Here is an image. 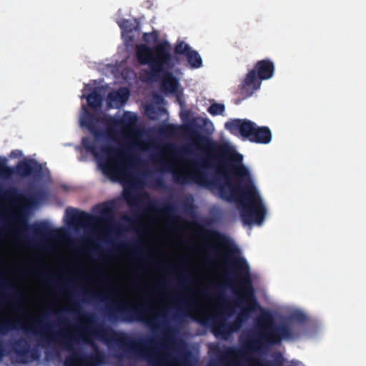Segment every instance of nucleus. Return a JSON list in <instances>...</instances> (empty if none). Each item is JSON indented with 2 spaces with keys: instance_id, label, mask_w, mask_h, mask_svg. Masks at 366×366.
Returning <instances> with one entry per match:
<instances>
[{
  "instance_id": "obj_1",
  "label": "nucleus",
  "mask_w": 366,
  "mask_h": 366,
  "mask_svg": "<svg viewBox=\"0 0 366 366\" xmlns=\"http://www.w3.org/2000/svg\"><path fill=\"white\" fill-rule=\"evenodd\" d=\"M194 142L202 146L207 152L200 159L191 162L192 171L174 172L173 179L175 183L187 184L194 182L202 187H209L212 182L209 171H219L223 167L228 177L236 181L233 184L230 180L220 184L219 196L222 199L236 202L242 207L244 222L252 226V178L249 172L242 164L243 156L232 149L227 144H219L211 138L201 134L188 124L184 128Z\"/></svg>"
},
{
  "instance_id": "obj_2",
  "label": "nucleus",
  "mask_w": 366,
  "mask_h": 366,
  "mask_svg": "<svg viewBox=\"0 0 366 366\" xmlns=\"http://www.w3.org/2000/svg\"><path fill=\"white\" fill-rule=\"evenodd\" d=\"M121 322H26L22 326L24 334L29 339H34L38 347L46 348L50 347L53 342H58L61 348L69 352L66 357L64 366H84L86 355L79 347H76L79 340L76 335L69 334L66 332H56L53 323L62 324H106L117 325ZM125 323H133L134 322H124ZM147 325H182L189 324L191 322H139Z\"/></svg>"
},
{
  "instance_id": "obj_3",
  "label": "nucleus",
  "mask_w": 366,
  "mask_h": 366,
  "mask_svg": "<svg viewBox=\"0 0 366 366\" xmlns=\"http://www.w3.org/2000/svg\"><path fill=\"white\" fill-rule=\"evenodd\" d=\"M307 322H253V357L267 354L283 340H293L298 335L292 327H302ZM260 359H264L261 357Z\"/></svg>"
},
{
  "instance_id": "obj_4",
  "label": "nucleus",
  "mask_w": 366,
  "mask_h": 366,
  "mask_svg": "<svg viewBox=\"0 0 366 366\" xmlns=\"http://www.w3.org/2000/svg\"><path fill=\"white\" fill-rule=\"evenodd\" d=\"M136 57L139 64L149 66L148 76L152 81L159 79L161 73L172 70L179 62V58L172 54L171 45L167 41L153 47L145 44L138 45Z\"/></svg>"
},
{
  "instance_id": "obj_5",
  "label": "nucleus",
  "mask_w": 366,
  "mask_h": 366,
  "mask_svg": "<svg viewBox=\"0 0 366 366\" xmlns=\"http://www.w3.org/2000/svg\"><path fill=\"white\" fill-rule=\"evenodd\" d=\"M245 342L240 347H225L219 345L209 347L212 356L210 366H252V330L247 329Z\"/></svg>"
},
{
  "instance_id": "obj_6",
  "label": "nucleus",
  "mask_w": 366,
  "mask_h": 366,
  "mask_svg": "<svg viewBox=\"0 0 366 366\" xmlns=\"http://www.w3.org/2000/svg\"><path fill=\"white\" fill-rule=\"evenodd\" d=\"M199 234L209 238L227 249L226 263L233 274H239L248 269L246 261L239 257V250L235 245H230L227 236L214 229H207L200 227Z\"/></svg>"
},
{
  "instance_id": "obj_7",
  "label": "nucleus",
  "mask_w": 366,
  "mask_h": 366,
  "mask_svg": "<svg viewBox=\"0 0 366 366\" xmlns=\"http://www.w3.org/2000/svg\"><path fill=\"white\" fill-rule=\"evenodd\" d=\"M94 210L100 214V217H96L86 212L79 211L73 208L66 209L69 224L89 226L99 224L102 226H107L113 222V211L107 204H98L95 207Z\"/></svg>"
},
{
  "instance_id": "obj_8",
  "label": "nucleus",
  "mask_w": 366,
  "mask_h": 366,
  "mask_svg": "<svg viewBox=\"0 0 366 366\" xmlns=\"http://www.w3.org/2000/svg\"><path fill=\"white\" fill-rule=\"evenodd\" d=\"M197 324L207 326L211 325L212 332L214 336L217 339L228 340L232 333L237 330H238L242 326L246 325L247 326V329H251L252 326L249 325V323H252V322H196ZM246 332L244 331V334L242 335L239 337L240 345L238 347H240L242 344L245 342L246 340ZM226 346L222 347L224 348ZM222 348V347H220Z\"/></svg>"
},
{
  "instance_id": "obj_9",
  "label": "nucleus",
  "mask_w": 366,
  "mask_h": 366,
  "mask_svg": "<svg viewBox=\"0 0 366 366\" xmlns=\"http://www.w3.org/2000/svg\"><path fill=\"white\" fill-rule=\"evenodd\" d=\"M102 151L108 158L115 161L117 164L114 166L109 162L105 161L100 163V167L102 172L109 176L112 179H115L123 177L125 174L124 165L119 163V159L121 155H124L122 152H119L118 149H114L110 146H104L102 148Z\"/></svg>"
},
{
  "instance_id": "obj_10",
  "label": "nucleus",
  "mask_w": 366,
  "mask_h": 366,
  "mask_svg": "<svg viewBox=\"0 0 366 366\" xmlns=\"http://www.w3.org/2000/svg\"><path fill=\"white\" fill-rule=\"evenodd\" d=\"M204 295L217 301L219 307L225 312H232L234 301L228 298L224 292V285H217L212 290L205 291Z\"/></svg>"
},
{
  "instance_id": "obj_11",
  "label": "nucleus",
  "mask_w": 366,
  "mask_h": 366,
  "mask_svg": "<svg viewBox=\"0 0 366 366\" xmlns=\"http://www.w3.org/2000/svg\"><path fill=\"white\" fill-rule=\"evenodd\" d=\"M15 222L19 228L26 229L37 237L44 238L51 233V229L48 223L41 222L29 225L26 219L23 216H16L14 218Z\"/></svg>"
},
{
  "instance_id": "obj_12",
  "label": "nucleus",
  "mask_w": 366,
  "mask_h": 366,
  "mask_svg": "<svg viewBox=\"0 0 366 366\" xmlns=\"http://www.w3.org/2000/svg\"><path fill=\"white\" fill-rule=\"evenodd\" d=\"M137 121L135 114L130 112H125L122 119L108 117L105 119L104 124L109 130L112 131L114 127H122L128 131L132 132Z\"/></svg>"
},
{
  "instance_id": "obj_13",
  "label": "nucleus",
  "mask_w": 366,
  "mask_h": 366,
  "mask_svg": "<svg viewBox=\"0 0 366 366\" xmlns=\"http://www.w3.org/2000/svg\"><path fill=\"white\" fill-rule=\"evenodd\" d=\"M226 129L232 134H240L242 137H248L252 141V122L242 119H232L224 124Z\"/></svg>"
},
{
  "instance_id": "obj_14",
  "label": "nucleus",
  "mask_w": 366,
  "mask_h": 366,
  "mask_svg": "<svg viewBox=\"0 0 366 366\" xmlns=\"http://www.w3.org/2000/svg\"><path fill=\"white\" fill-rule=\"evenodd\" d=\"M42 166L35 159L23 160L18 163L16 168V174L22 177L31 174L39 176L42 173Z\"/></svg>"
},
{
  "instance_id": "obj_15",
  "label": "nucleus",
  "mask_w": 366,
  "mask_h": 366,
  "mask_svg": "<svg viewBox=\"0 0 366 366\" xmlns=\"http://www.w3.org/2000/svg\"><path fill=\"white\" fill-rule=\"evenodd\" d=\"M26 322H0V337L9 335L11 332L19 329L22 330V326ZM6 355V349L2 338H0V362Z\"/></svg>"
},
{
  "instance_id": "obj_16",
  "label": "nucleus",
  "mask_w": 366,
  "mask_h": 366,
  "mask_svg": "<svg viewBox=\"0 0 366 366\" xmlns=\"http://www.w3.org/2000/svg\"><path fill=\"white\" fill-rule=\"evenodd\" d=\"M12 348L14 352L22 358L26 357L29 353L33 360L38 358L36 350L30 348L28 341L22 337L15 340L12 343Z\"/></svg>"
},
{
  "instance_id": "obj_17",
  "label": "nucleus",
  "mask_w": 366,
  "mask_h": 366,
  "mask_svg": "<svg viewBox=\"0 0 366 366\" xmlns=\"http://www.w3.org/2000/svg\"><path fill=\"white\" fill-rule=\"evenodd\" d=\"M161 89L165 92H175L178 88L179 82L177 79L170 71L161 73Z\"/></svg>"
},
{
  "instance_id": "obj_18",
  "label": "nucleus",
  "mask_w": 366,
  "mask_h": 366,
  "mask_svg": "<svg viewBox=\"0 0 366 366\" xmlns=\"http://www.w3.org/2000/svg\"><path fill=\"white\" fill-rule=\"evenodd\" d=\"M3 194L7 199H14L18 202H24L29 204H34L36 201L34 196H26L20 193L17 188L14 187L4 190Z\"/></svg>"
},
{
  "instance_id": "obj_19",
  "label": "nucleus",
  "mask_w": 366,
  "mask_h": 366,
  "mask_svg": "<svg viewBox=\"0 0 366 366\" xmlns=\"http://www.w3.org/2000/svg\"><path fill=\"white\" fill-rule=\"evenodd\" d=\"M285 358L281 352H274L272 359H257L253 357V366H284Z\"/></svg>"
},
{
  "instance_id": "obj_20",
  "label": "nucleus",
  "mask_w": 366,
  "mask_h": 366,
  "mask_svg": "<svg viewBox=\"0 0 366 366\" xmlns=\"http://www.w3.org/2000/svg\"><path fill=\"white\" fill-rule=\"evenodd\" d=\"M129 97V92L127 88H121L117 91L112 92L108 94V104L112 107L114 102L117 104H123L128 100Z\"/></svg>"
},
{
  "instance_id": "obj_21",
  "label": "nucleus",
  "mask_w": 366,
  "mask_h": 366,
  "mask_svg": "<svg viewBox=\"0 0 366 366\" xmlns=\"http://www.w3.org/2000/svg\"><path fill=\"white\" fill-rule=\"evenodd\" d=\"M147 208L150 212L164 215H171L176 210L174 204L170 201L164 202L160 207L156 203L151 202Z\"/></svg>"
},
{
  "instance_id": "obj_22",
  "label": "nucleus",
  "mask_w": 366,
  "mask_h": 366,
  "mask_svg": "<svg viewBox=\"0 0 366 366\" xmlns=\"http://www.w3.org/2000/svg\"><path fill=\"white\" fill-rule=\"evenodd\" d=\"M236 94L242 97V99H244L252 95V69L248 70L247 74L238 86Z\"/></svg>"
},
{
  "instance_id": "obj_23",
  "label": "nucleus",
  "mask_w": 366,
  "mask_h": 366,
  "mask_svg": "<svg viewBox=\"0 0 366 366\" xmlns=\"http://www.w3.org/2000/svg\"><path fill=\"white\" fill-rule=\"evenodd\" d=\"M104 354L97 345H94V350L90 355H86L84 366H99L103 364Z\"/></svg>"
},
{
  "instance_id": "obj_24",
  "label": "nucleus",
  "mask_w": 366,
  "mask_h": 366,
  "mask_svg": "<svg viewBox=\"0 0 366 366\" xmlns=\"http://www.w3.org/2000/svg\"><path fill=\"white\" fill-rule=\"evenodd\" d=\"M247 318H252V276L248 274L246 280V308Z\"/></svg>"
},
{
  "instance_id": "obj_25",
  "label": "nucleus",
  "mask_w": 366,
  "mask_h": 366,
  "mask_svg": "<svg viewBox=\"0 0 366 366\" xmlns=\"http://www.w3.org/2000/svg\"><path fill=\"white\" fill-rule=\"evenodd\" d=\"M81 124L85 126L97 138L102 135V132L96 127L94 122V117L86 112L81 120Z\"/></svg>"
},
{
  "instance_id": "obj_26",
  "label": "nucleus",
  "mask_w": 366,
  "mask_h": 366,
  "mask_svg": "<svg viewBox=\"0 0 366 366\" xmlns=\"http://www.w3.org/2000/svg\"><path fill=\"white\" fill-rule=\"evenodd\" d=\"M187 59L193 69H198L202 66V60L199 53L195 50H191L187 55Z\"/></svg>"
},
{
  "instance_id": "obj_27",
  "label": "nucleus",
  "mask_w": 366,
  "mask_h": 366,
  "mask_svg": "<svg viewBox=\"0 0 366 366\" xmlns=\"http://www.w3.org/2000/svg\"><path fill=\"white\" fill-rule=\"evenodd\" d=\"M142 355L146 357L148 361L152 363L153 366H161L167 357L165 355H158L153 351H145L142 353Z\"/></svg>"
},
{
  "instance_id": "obj_28",
  "label": "nucleus",
  "mask_w": 366,
  "mask_h": 366,
  "mask_svg": "<svg viewBox=\"0 0 366 366\" xmlns=\"http://www.w3.org/2000/svg\"><path fill=\"white\" fill-rule=\"evenodd\" d=\"M81 97H85L87 100L88 105L93 108H97L99 107L102 102V97L97 90H94L91 94H89L87 96L82 95Z\"/></svg>"
},
{
  "instance_id": "obj_29",
  "label": "nucleus",
  "mask_w": 366,
  "mask_h": 366,
  "mask_svg": "<svg viewBox=\"0 0 366 366\" xmlns=\"http://www.w3.org/2000/svg\"><path fill=\"white\" fill-rule=\"evenodd\" d=\"M121 246L124 248L133 249L134 251V256H137L138 257H142L144 260L149 262L152 265L157 266V263L155 261H154V259L152 258V257L150 255H149L147 254L142 255L139 253L140 249H139V247L137 244H122Z\"/></svg>"
},
{
  "instance_id": "obj_30",
  "label": "nucleus",
  "mask_w": 366,
  "mask_h": 366,
  "mask_svg": "<svg viewBox=\"0 0 366 366\" xmlns=\"http://www.w3.org/2000/svg\"><path fill=\"white\" fill-rule=\"evenodd\" d=\"M83 295L85 297L86 301H89L92 300H98L102 302H107L111 300L110 297L108 295H106L105 294L93 291H86L84 292Z\"/></svg>"
},
{
  "instance_id": "obj_31",
  "label": "nucleus",
  "mask_w": 366,
  "mask_h": 366,
  "mask_svg": "<svg viewBox=\"0 0 366 366\" xmlns=\"http://www.w3.org/2000/svg\"><path fill=\"white\" fill-rule=\"evenodd\" d=\"M6 162L5 158L0 157V176L4 178H9L15 172L12 167L6 165Z\"/></svg>"
},
{
  "instance_id": "obj_32",
  "label": "nucleus",
  "mask_w": 366,
  "mask_h": 366,
  "mask_svg": "<svg viewBox=\"0 0 366 366\" xmlns=\"http://www.w3.org/2000/svg\"><path fill=\"white\" fill-rule=\"evenodd\" d=\"M191 50L192 48L189 45L184 41L177 42L174 47V53L176 54H184L186 56Z\"/></svg>"
},
{
  "instance_id": "obj_33",
  "label": "nucleus",
  "mask_w": 366,
  "mask_h": 366,
  "mask_svg": "<svg viewBox=\"0 0 366 366\" xmlns=\"http://www.w3.org/2000/svg\"><path fill=\"white\" fill-rule=\"evenodd\" d=\"M225 110V107L222 104L214 103L211 104L207 111L212 116L222 114Z\"/></svg>"
},
{
  "instance_id": "obj_34",
  "label": "nucleus",
  "mask_w": 366,
  "mask_h": 366,
  "mask_svg": "<svg viewBox=\"0 0 366 366\" xmlns=\"http://www.w3.org/2000/svg\"><path fill=\"white\" fill-rule=\"evenodd\" d=\"M118 25L126 33H131L136 28V26L129 19L120 20L118 21Z\"/></svg>"
},
{
  "instance_id": "obj_35",
  "label": "nucleus",
  "mask_w": 366,
  "mask_h": 366,
  "mask_svg": "<svg viewBox=\"0 0 366 366\" xmlns=\"http://www.w3.org/2000/svg\"><path fill=\"white\" fill-rule=\"evenodd\" d=\"M81 144L86 151L96 154V145L93 141L88 137H84Z\"/></svg>"
},
{
  "instance_id": "obj_36",
  "label": "nucleus",
  "mask_w": 366,
  "mask_h": 366,
  "mask_svg": "<svg viewBox=\"0 0 366 366\" xmlns=\"http://www.w3.org/2000/svg\"><path fill=\"white\" fill-rule=\"evenodd\" d=\"M189 352H183L179 353L177 358V362L179 364V366H191V364L189 360Z\"/></svg>"
},
{
  "instance_id": "obj_37",
  "label": "nucleus",
  "mask_w": 366,
  "mask_h": 366,
  "mask_svg": "<svg viewBox=\"0 0 366 366\" xmlns=\"http://www.w3.org/2000/svg\"><path fill=\"white\" fill-rule=\"evenodd\" d=\"M0 287L7 291H9L12 293L13 297H16L20 295L19 292L16 290V289L11 285L9 284L3 279L0 278Z\"/></svg>"
},
{
  "instance_id": "obj_38",
  "label": "nucleus",
  "mask_w": 366,
  "mask_h": 366,
  "mask_svg": "<svg viewBox=\"0 0 366 366\" xmlns=\"http://www.w3.org/2000/svg\"><path fill=\"white\" fill-rule=\"evenodd\" d=\"M159 34L157 31H153L149 33H144L143 39L146 43H151L152 41L156 42L158 40Z\"/></svg>"
},
{
  "instance_id": "obj_39",
  "label": "nucleus",
  "mask_w": 366,
  "mask_h": 366,
  "mask_svg": "<svg viewBox=\"0 0 366 366\" xmlns=\"http://www.w3.org/2000/svg\"><path fill=\"white\" fill-rule=\"evenodd\" d=\"M108 320H119L118 319H109ZM119 320H151V321H153V320H169L167 317H162L161 319L138 317V318H122V319H120ZM171 320H184L174 318V319H172Z\"/></svg>"
},
{
  "instance_id": "obj_40",
  "label": "nucleus",
  "mask_w": 366,
  "mask_h": 366,
  "mask_svg": "<svg viewBox=\"0 0 366 366\" xmlns=\"http://www.w3.org/2000/svg\"><path fill=\"white\" fill-rule=\"evenodd\" d=\"M0 320H51L46 317H38V318H0ZM55 320H70L68 318H58Z\"/></svg>"
},
{
  "instance_id": "obj_41",
  "label": "nucleus",
  "mask_w": 366,
  "mask_h": 366,
  "mask_svg": "<svg viewBox=\"0 0 366 366\" xmlns=\"http://www.w3.org/2000/svg\"><path fill=\"white\" fill-rule=\"evenodd\" d=\"M162 345L165 347L169 346H175L176 341L171 335H166L163 339Z\"/></svg>"
},
{
  "instance_id": "obj_42",
  "label": "nucleus",
  "mask_w": 366,
  "mask_h": 366,
  "mask_svg": "<svg viewBox=\"0 0 366 366\" xmlns=\"http://www.w3.org/2000/svg\"><path fill=\"white\" fill-rule=\"evenodd\" d=\"M177 127L174 124H167L164 129L163 132L166 134H174L177 132Z\"/></svg>"
},
{
  "instance_id": "obj_43",
  "label": "nucleus",
  "mask_w": 366,
  "mask_h": 366,
  "mask_svg": "<svg viewBox=\"0 0 366 366\" xmlns=\"http://www.w3.org/2000/svg\"><path fill=\"white\" fill-rule=\"evenodd\" d=\"M120 342L122 343V345L127 347V349H131L132 350H137V348L136 347H134L133 345H132V342L129 340L128 338H124L122 339Z\"/></svg>"
},
{
  "instance_id": "obj_44",
  "label": "nucleus",
  "mask_w": 366,
  "mask_h": 366,
  "mask_svg": "<svg viewBox=\"0 0 366 366\" xmlns=\"http://www.w3.org/2000/svg\"><path fill=\"white\" fill-rule=\"evenodd\" d=\"M192 198H188L184 202V207L185 209L188 210L189 209H192L193 207L192 204Z\"/></svg>"
},
{
  "instance_id": "obj_45",
  "label": "nucleus",
  "mask_w": 366,
  "mask_h": 366,
  "mask_svg": "<svg viewBox=\"0 0 366 366\" xmlns=\"http://www.w3.org/2000/svg\"><path fill=\"white\" fill-rule=\"evenodd\" d=\"M190 320H227V319H217L215 317H205V318H198V317H192Z\"/></svg>"
},
{
  "instance_id": "obj_46",
  "label": "nucleus",
  "mask_w": 366,
  "mask_h": 366,
  "mask_svg": "<svg viewBox=\"0 0 366 366\" xmlns=\"http://www.w3.org/2000/svg\"><path fill=\"white\" fill-rule=\"evenodd\" d=\"M125 199H126L127 202L129 204H131V205H132V204H133V203H134V202L136 200L135 197H134V196H132V195H128V196H126V197H125Z\"/></svg>"
},
{
  "instance_id": "obj_47",
  "label": "nucleus",
  "mask_w": 366,
  "mask_h": 366,
  "mask_svg": "<svg viewBox=\"0 0 366 366\" xmlns=\"http://www.w3.org/2000/svg\"><path fill=\"white\" fill-rule=\"evenodd\" d=\"M74 320H89V321H92V320H100L95 317H86L84 319H74Z\"/></svg>"
},
{
  "instance_id": "obj_48",
  "label": "nucleus",
  "mask_w": 366,
  "mask_h": 366,
  "mask_svg": "<svg viewBox=\"0 0 366 366\" xmlns=\"http://www.w3.org/2000/svg\"><path fill=\"white\" fill-rule=\"evenodd\" d=\"M156 184L158 187H162L163 185V180L161 178H158L156 179Z\"/></svg>"
},
{
  "instance_id": "obj_49",
  "label": "nucleus",
  "mask_w": 366,
  "mask_h": 366,
  "mask_svg": "<svg viewBox=\"0 0 366 366\" xmlns=\"http://www.w3.org/2000/svg\"><path fill=\"white\" fill-rule=\"evenodd\" d=\"M46 279V282L48 283H52L54 282V280L51 277H49V276H45Z\"/></svg>"
},
{
  "instance_id": "obj_50",
  "label": "nucleus",
  "mask_w": 366,
  "mask_h": 366,
  "mask_svg": "<svg viewBox=\"0 0 366 366\" xmlns=\"http://www.w3.org/2000/svg\"><path fill=\"white\" fill-rule=\"evenodd\" d=\"M165 271L167 272H172V267L169 265H167L164 268Z\"/></svg>"
},
{
  "instance_id": "obj_51",
  "label": "nucleus",
  "mask_w": 366,
  "mask_h": 366,
  "mask_svg": "<svg viewBox=\"0 0 366 366\" xmlns=\"http://www.w3.org/2000/svg\"><path fill=\"white\" fill-rule=\"evenodd\" d=\"M172 300L175 301V302H182V300L179 297H173Z\"/></svg>"
},
{
  "instance_id": "obj_52",
  "label": "nucleus",
  "mask_w": 366,
  "mask_h": 366,
  "mask_svg": "<svg viewBox=\"0 0 366 366\" xmlns=\"http://www.w3.org/2000/svg\"><path fill=\"white\" fill-rule=\"evenodd\" d=\"M82 340H83V341H84L86 342H90V340L88 337H83Z\"/></svg>"
},
{
  "instance_id": "obj_53",
  "label": "nucleus",
  "mask_w": 366,
  "mask_h": 366,
  "mask_svg": "<svg viewBox=\"0 0 366 366\" xmlns=\"http://www.w3.org/2000/svg\"><path fill=\"white\" fill-rule=\"evenodd\" d=\"M158 287H159V289H161V290L163 289L164 288L163 284L162 283H159V285H158Z\"/></svg>"
},
{
  "instance_id": "obj_54",
  "label": "nucleus",
  "mask_w": 366,
  "mask_h": 366,
  "mask_svg": "<svg viewBox=\"0 0 366 366\" xmlns=\"http://www.w3.org/2000/svg\"><path fill=\"white\" fill-rule=\"evenodd\" d=\"M234 320H237V321H239V320H244L243 318L242 317H237V318H235Z\"/></svg>"
},
{
  "instance_id": "obj_55",
  "label": "nucleus",
  "mask_w": 366,
  "mask_h": 366,
  "mask_svg": "<svg viewBox=\"0 0 366 366\" xmlns=\"http://www.w3.org/2000/svg\"><path fill=\"white\" fill-rule=\"evenodd\" d=\"M165 166H166V167H167V169L168 170H170V169H171L170 164H165Z\"/></svg>"
},
{
  "instance_id": "obj_56",
  "label": "nucleus",
  "mask_w": 366,
  "mask_h": 366,
  "mask_svg": "<svg viewBox=\"0 0 366 366\" xmlns=\"http://www.w3.org/2000/svg\"><path fill=\"white\" fill-rule=\"evenodd\" d=\"M64 295L69 296V293L67 291H63L62 292Z\"/></svg>"
},
{
  "instance_id": "obj_57",
  "label": "nucleus",
  "mask_w": 366,
  "mask_h": 366,
  "mask_svg": "<svg viewBox=\"0 0 366 366\" xmlns=\"http://www.w3.org/2000/svg\"><path fill=\"white\" fill-rule=\"evenodd\" d=\"M4 300L3 296L0 295V302H1Z\"/></svg>"
},
{
  "instance_id": "obj_58",
  "label": "nucleus",
  "mask_w": 366,
  "mask_h": 366,
  "mask_svg": "<svg viewBox=\"0 0 366 366\" xmlns=\"http://www.w3.org/2000/svg\"><path fill=\"white\" fill-rule=\"evenodd\" d=\"M182 152H187V148H184V149H182Z\"/></svg>"
},
{
  "instance_id": "obj_59",
  "label": "nucleus",
  "mask_w": 366,
  "mask_h": 366,
  "mask_svg": "<svg viewBox=\"0 0 366 366\" xmlns=\"http://www.w3.org/2000/svg\"><path fill=\"white\" fill-rule=\"evenodd\" d=\"M209 247L212 250H215V247L213 246H209Z\"/></svg>"
},
{
  "instance_id": "obj_60",
  "label": "nucleus",
  "mask_w": 366,
  "mask_h": 366,
  "mask_svg": "<svg viewBox=\"0 0 366 366\" xmlns=\"http://www.w3.org/2000/svg\"><path fill=\"white\" fill-rule=\"evenodd\" d=\"M71 303L72 305H77V303H76V302H72L71 301Z\"/></svg>"
},
{
  "instance_id": "obj_61",
  "label": "nucleus",
  "mask_w": 366,
  "mask_h": 366,
  "mask_svg": "<svg viewBox=\"0 0 366 366\" xmlns=\"http://www.w3.org/2000/svg\"><path fill=\"white\" fill-rule=\"evenodd\" d=\"M124 305V303L121 302V303L119 305V307H122Z\"/></svg>"
}]
</instances>
